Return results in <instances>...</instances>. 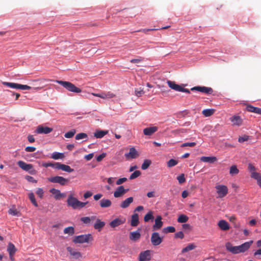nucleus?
I'll return each mask as SVG.
<instances>
[{
  "label": "nucleus",
  "instance_id": "dca6fc26",
  "mask_svg": "<svg viewBox=\"0 0 261 261\" xmlns=\"http://www.w3.org/2000/svg\"><path fill=\"white\" fill-rule=\"evenodd\" d=\"M128 189H125L122 186L118 187L114 192V196L115 198H119L123 196L125 193L128 192Z\"/></svg>",
  "mask_w": 261,
  "mask_h": 261
},
{
  "label": "nucleus",
  "instance_id": "a19ab883",
  "mask_svg": "<svg viewBox=\"0 0 261 261\" xmlns=\"http://www.w3.org/2000/svg\"><path fill=\"white\" fill-rule=\"evenodd\" d=\"M153 219L154 217L153 216V212L152 211H149L145 215L144 217V221L145 222H147L150 220H152Z\"/></svg>",
  "mask_w": 261,
  "mask_h": 261
},
{
  "label": "nucleus",
  "instance_id": "e2e57ef3",
  "mask_svg": "<svg viewBox=\"0 0 261 261\" xmlns=\"http://www.w3.org/2000/svg\"><path fill=\"white\" fill-rule=\"evenodd\" d=\"M175 238L182 239L184 238V234L182 231H178L175 234Z\"/></svg>",
  "mask_w": 261,
  "mask_h": 261
},
{
  "label": "nucleus",
  "instance_id": "69168bd1",
  "mask_svg": "<svg viewBox=\"0 0 261 261\" xmlns=\"http://www.w3.org/2000/svg\"><path fill=\"white\" fill-rule=\"evenodd\" d=\"M196 143L195 142H187V143H185L184 144H182L181 145V147H187V146H189V147H194L196 145Z\"/></svg>",
  "mask_w": 261,
  "mask_h": 261
},
{
  "label": "nucleus",
  "instance_id": "20e7f679",
  "mask_svg": "<svg viewBox=\"0 0 261 261\" xmlns=\"http://www.w3.org/2000/svg\"><path fill=\"white\" fill-rule=\"evenodd\" d=\"M18 166L23 170L27 171L32 175H35L37 171L33 168V165L31 164H27L22 161H19L17 162Z\"/></svg>",
  "mask_w": 261,
  "mask_h": 261
},
{
  "label": "nucleus",
  "instance_id": "5fc2aeb1",
  "mask_svg": "<svg viewBox=\"0 0 261 261\" xmlns=\"http://www.w3.org/2000/svg\"><path fill=\"white\" fill-rule=\"evenodd\" d=\"M37 195L40 198H42L43 197L44 191L42 188H39L36 190Z\"/></svg>",
  "mask_w": 261,
  "mask_h": 261
},
{
  "label": "nucleus",
  "instance_id": "2eb2a0df",
  "mask_svg": "<svg viewBox=\"0 0 261 261\" xmlns=\"http://www.w3.org/2000/svg\"><path fill=\"white\" fill-rule=\"evenodd\" d=\"M53 131V128L47 127V126H43V125H39L37 127L36 130V132L37 134H47L51 133Z\"/></svg>",
  "mask_w": 261,
  "mask_h": 261
},
{
  "label": "nucleus",
  "instance_id": "aec40b11",
  "mask_svg": "<svg viewBox=\"0 0 261 261\" xmlns=\"http://www.w3.org/2000/svg\"><path fill=\"white\" fill-rule=\"evenodd\" d=\"M139 156V154L137 151L134 147H132L129 149V151L128 153H126L125 154V156L127 159L132 158V159H136Z\"/></svg>",
  "mask_w": 261,
  "mask_h": 261
},
{
  "label": "nucleus",
  "instance_id": "423d86ee",
  "mask_svg": "<svg viewBox=\"0 0 261 261\" xmlns=\"http://www.w3.org/2000/svg\"><path fill=\"white\" fill-rule=\"evenodd\" d=\"M48 180L53 183H57L61 186H65L67 184L69 180L67 178H65L62 176H55L49 177L48 178Z\"/></svg>",
  "mask_w": 261,
  "mask_h": 261
},
{
  "label": "nucleus",
  "instance_id": "0eeeda50",
  "mask_svg": "<svg viewBox=\"0 0 261 261\" xmlns=\"http://www.w3.org/2000/svg\"><path fill=\"white\" fill-rule=\"evenodd\" d=\"M167 83L169 87L173 90L176 91L190 93V91L189 89L182 87L180 85L176 84L174 82L167 81Z\"/></svg>",
  "mask_w": 261,
  "mask_h": 261
},
{
  "label": "nucleus",
  "instance_id": "774afa93",
  "mask_svg": "<svg viewBox=\"0 0 261 261\" xmlns=\"http://www.w3.org/2000/svg\"><path fill=\"white\" fill-rule=\"evenodd\" d=\"M126 180H127V178L125 177L119 178L118 180H117L116 184L117 185H120L122 184V183H123L124 182L126 181Z\"/></svg>",
  "mask_w": 261,
  "mask_h": 261
},
{
  "label": "nucleus",
  "instance_id": "412c9836",
  "mask_svg": "<svg viewBox=\"0 0 261 261\" xmlns=\"http://www.w3.org/2000/svg\"><path fill=\"white\" fill-rule=\"evenodd\" d=\"M163 226V222L162 221V217L158 216L155 219V224L153 225L152 228L153 230L160 229Z\"/></svg>",
  "mask_w": 261,
  "mask_h": 261
},
{
  "label": "nucleus",
  "instance_id": "a18cd8bd",
  "mask_svg": "<svg viewBox=\"0 0 261 261\" xmlns=\"http://www.w3.org/2000/svg\"><path fill=\"white\" fill-rule=\"evenodd\" d=\"M151 164V161L149 160H145L142 164L141 168L142 170L147 169Z\"/></svg>",
  "mask_w": 261,
  "mask_h": 261
},
{
  "label": "nucleus",
  "instance_id": "6ab92c4d",
  "mask_svg": "<svg viewBox=\"0 0 261 261\" xmlns=\"http://www.w3.org/2000/svg\"><path fill=\"white\" fill-rule=\"evenodd\" d=\"M67 250L70 253V255L74 258L79 259L82 257L81 253L71 247H67Z\"/></svg>",
  "mask_w": 261,
  "mask_h": 261
},
{
  "label": "nucleus",
  "instance_id": "f257e3e1",
  "mask_svg": "<svg viewBox=\"0 0 261 261\" xmlns=\"http://www.w3.org/2000/svg\"><path fill=\"white\" fill-rule=\"evenodd\" d=\"M253 242V241H250L245 242L241 245L236 246H233L231 243L227 242L225 244V247L228 251L235 254H239L244 253L248 250Z\"/></svg>",
  "mask_w": 261,
  "mask_h": 261
},
{
  "label": "nucleus",
  "instance_id": "f03ea898",
  "mask_svg": "<svg viewBox=\"0 0 261 261\" xmlns=\"http://www.w3.org/2000/svg\"><path fill=\"white\" fill-rule=\"evenodd\" d=\"M88 203L87 202H82L74 197L72 194H70L67 199L68 206L71 207L74 210L81 209L84 207Z\"/></svg>",
  "mask_w": 261,
  "mask_h": 261
},
{
  "label": "nucleus",
  "instance_id": "8fccbe9b",
  "mask_svg": "<svg viewBox=\"0 0 261 261\" xmlns=\"http://www.w3.org/2000/svg\"><path fill=\"white\" fill-rule=\"evenodd\" d=\"M254 179H256L257 180V182L258 185L259 186V187L261 188V174H254Z\"/></svg>",
  "mask_w": 261,
  "mask_h": 261
},
{
  "label": "nucleus",
  "instance_id": "c756f323",
  "mask_svg": "<svg viewBox=\"0 0 261 261\" xmlns=\"http://www.w3.org/2000/svg\"><path fill=\"white\" fill-rule=\"evenodd\" d=\"M230 120L233 125L239 126L242 123V120L240 116H234L230 118Z\"/></svg>",
  "mask_w": 261,
  "mask_h": 261
},
{
  "label": "nucleus",
  "instance_id": "c9c22d12",
  "mask_svg": "<svg viewBox=\"0 0 261 261\" xmlns=\"http://www.w3.org/2000/svg\"><path fill=\"white\" fill-rule=\"evenodd\" d=\"M65 157L64 153L54 152L53 153L51 158L54 160H58L59 159H63Z\"/></svg>",
  "mask_w": 261,
  "mask_h": 261
},
{
  "label": "nucleus",
  "instance_id": "6e6d98bb",
  "mask_svg": "<svg viewBox=\"0 0 261 261\" xmlns=\"http://www.w3.org/2000/svg\"><path fill=\"white\" fill-rule=\"evenodd\" d=\"M42 166L45 168L51 167L55 169L56 163H43L42 164Z\"/></svg>",
  "mask_w": 261,
  "mask_h": 261
},
{
  "label": "nucleus",
  "instance_id": "680f3d73",
  "mask_svg": "<svg viewBox=\"0 0 261 261\" xmlns=\"http://www.w3.org/2000/svg\"><path fill=\"white\" fill-rule=\"evenodd\" d=\"M256 107H253L251 105H247L246 106L247 111L250 112L255 113V110H256Z\"/></svg>",
  "mask_w": 261,
  "mask_h": 261
},
{
  "label": "nucleus",
  "instance_id": "7c9ffc66",
  "mask_svg": "<svg viewBox=\"0 0 261 261\" xmlns=\"http://www.w3.org/2000/svg\"><path fill=\"white\" fill-rule=\"evenodd\" d=\"M3 84L13 89H20V84L14 83L3 82Z\"/></svg>",
  "mask_w": 261,
  "mask_h": 261
},
{
  "label": "nucleus",
  "instance_id": "39448f33",
  "mask_svg": "<svg viewBox=\"0 0 261 261\" xmlns=\"http://www.w3.org/2000/svg\"><path fill=\"white\" fill-rule=\"evenodd\" d=\"M92 240L93 238L91 234H82L75 236L73 238V242L74 243H88L89 241Z\"/></svg>",
  "mask_w": 261,
  "mask_h": 261
},
{
  "label": "nucleus",
  "instance_id": "7ed1b4c3",
  "mask_svg": "<svg viewBox=\"0 0 261 261\" xmlns=\"http://www.w3.org/2000/svg\"><path fill=\"white\" fill-rule=\"evenodd\" d=\"M55 82L62 86L67 90L70 92L79 93L82 90L80 88L76 87L73 84L70 82L56 80Z\"/></svg>",
  "mask_w": 261,
  "mask_h": 261
},
{
  "label": "nucleus",
  "instance_id": "e433bc0d",
  "mask_svg": "<svg viewBox=\"0 0 261 261\" xmlns=\"http://www.w3.org/2000/svg\"><path fill=\"white\" fill-rule=\"evenodd\" d=\"M215 112V110L214 109H205L202 111V114L205 117H210L213 115Z\"/></svg>",
  "mask_w": 261,
  "mask_h": 261
},
{
  "label": "nucleus",
  "instance_id": "4d7b16f0",
  "mask_svg": "<svg viewBox=\"0 0 261 261\" xmlns=\"http://www.w3.org/2000/svg\"><path fill=\"white\" fill-rule=\"evenodd\" d=\"M164 232H174L175 231V228L173 226H168L164 229Z\"/></svg>",
  "mask_w": 261,
  "mask_h": 261
},
{
  "label": "nucleus",
  "instance_id": "79ce46f5",
  "mask_svg": "<svg viewBox=\"0 0 261 261\" xmlns=\"http://www.w3.org/2000/svg\"><path fill=\"white\" fill-rule=\"evenodd\" d=\"M29 198L31 201L32 203L36 207H38V205L36 201L35 195L33 193L31 192L28 195Z\"/></svg>",
  "mask_w": 261,
  "mask_h": 261
},
{
  "label": "nucleus",
  "instance_id": "473e14b6",
  "mask_svg": "<svg viewBox=\"0 0 261 261\" xmlns=\"http://www.w3.org/2000/svg\"><path fill=\"white\" fill-rule=\"evenodd\" d=\"M96 218L95 216H92L91 217H82L81 219L82 222L86 224H88L90 223L91 220H94Z\"/></svg>",
  "mask_w": 261,
  "mask_h": 261
},
{
  "label": "nucleus",
  "instance_id": "cd10ccee",
  "mask_svg": "<svg viewBox=\"0 0 261 261\" xmlns=\"http://www.w3.org/2000/svg\"><path fill=\"white\" fill-rule=\"evenodd\" d=\"M139 224V215L137 213L134 214L131 217L130 225L132 226H137Z\"/></svg>",
  "mask_w": 261,
  "mask_h": 261
},
{
  "label": "nucleus",
  "instance_id": "4468645a",
  "mask_svg": "<svg viewBox=\"0 0 261 261\" xmlns=\"http://www.w3.org/2000/svg\"><path fill=\"white\" fill-rule=\"evenodd\" d=\"M151 259L150 250H146L141 252L139 256V261H149Z\"/></svg>",
  "mask_w": 261,
  "mask_h": 261
},
{
  "label": "nucleus",
  "instance_id": "37998d69",
  "mask_svg": "<svg viewBox=\"0 0 261 261\" xmlns=\"http://www.w3.org/2000/svg\"><path fill=\"white\" fill-rule=\"evenodd\" d=\"M8 213L12 216H20V213L19 211H18L15 207H12L10 208L8 211Z\"/></svg>",
  "mask_w": 261,
  "mask_h": 261
},
{
  "label": "nucleus",
  "instance_id": "f704fd0d",
  "mask_svg": "<svg viewBox=\"0 0 261 261\" xmlns=\"http://www.w3.org/2000/svg\"><path fill=\"white\" fill-rule=\"evenodd\" d=\"M108 133L107 131L98 130L94 133V136L96 138H101Z\"/></svg>",
  "mask_w": 261,
  "mask_h": 261
},
{
  "label": "nucleus",
  "instance_id": "f8f14e48",
  "mask_svg": "<svg viewBox=\"0 0 261 261\" xmlns=\"http://www.w3.org/2000/svg\"><path fill=\"white\" fill-rule=\"evenodd\" d=\"M55 169L58 170H62L64 171L69 173L72 172L74 171L73 169L71 168V167L69 166L61 164L59 162H56Z\"/></svg>",
  "mask_w": 261,
  "mask_h": 261
},
{
  "label": "nucleus",
  "instance_id": "2f4dec72",
  "mask_svg": "<svg viewBox=\"0 0 261 261\" xmlns=\"http://www.w3.org/2000/svg\"><path fill=\"white\" fill-rule=\"evenodd\" d=\"M196 246L194 243H191L188 245L187 246L181 250V253H185L189 251L194 249Z\"/></svg>",
  "mask_w": 261,
  "mask_h": 261
},
{
  "label": "nucleus",
  "instance_id": "5701e85b",
  "mask_svg": "<svg viewBox=\"0 0 261 261\" xmlns=\"http://www.w3.org/2000/svg\"><path fill=\"white\" fill-rule=\"evenodd\" d=\"M158 130L156 126L146 127L143 129V133L145 135L150 136Z\"/></svg>",
  "mask_w": 261,
  "mask_h": 261
},
{
  "label": "nucleus",
  "instance_id": "a878e982",
  "mask_svg": "<svg viewBox=\"0 0 261 261\" xmlns=\"http://www.w3.org/2000/svg\"><path fill=\"white\" fill-rule=\"evenodd\" d=\"M218 225L220 228L223 231L227 230L229 229L228 223L226 221L223 220H220L218 222Z\"/></svg>",
  "mask_w": 261,
  "mask_h": 261
},
{
  "label": "nucleus",
  "instance_id": "49530a36",
  "mask_svg": "<svg viewBox=\"0 0 261 261\" xmlns=\"http://www.w3.org/2000/svg\"><path fill=\"white\" fill-rule=\"evenodd\" d=\"M135 95L137 97H140L145 93V92L144 91L143 88H136L135 90Z\"/></svg>",
  "mask_w": 261,
  "mask_h": 261
},
{
  "label": "nucleus",
  "instance_id": "3c124183",
  "mask_svg": "<svg viewBox=\"0 0 261 261\" xmlns=\"http://www.w3.org/2000/svg\"><path fill=\"white\" fill-rule=\"evenodd\" d=\"M141 173L139 170H136L130 176V179H134L138 177H139L141 175Z\"/></svg>",
  "mask_w": 261,
  "mask_h": 261
},
{
  "label": "nucleus",
  "instance_id": "58836bf2",
  "mask_svg": "<svg viewBox=\"0 0 261 261\" xmlns=\"http://www.w3.org/2000/svg\"><path fill=\"white\" fill-rule=\"evenodd\" d=\"M64 233L65 234H68L69 236H72L74 233V228L72 226L66 227L64 229Z\"/></svg>",
  "mask_w": 261,
  "mask_h": 261
},
{
  "label": "nucleus",
  "instance_id": "9b49d317",
  "mask_svg": "<svg viewBox=\"0 0 261 261\" xmlns=\"http://www.w3.org/2000/svg\"><path fill=\"white\" fill-rule=\"evenodd\" d=\"M192 91H197L207 94H211L213 90L212 88L206 87L195 86L191 89Z\"/></svg>",
  "mask_w": 261,
  "mask_h": 261
},
{
  "label": "nucleus",
  "instance_id": "0e129e2a",
  "mask_svg": "<svg viewBox=\"0 0 261 261\" xmlns=\"http://www.w3.org/2000/svg\"><path fill=\"white\" fill-rule=\"evenodd\" d=\"M25 179L31 182L36 183L37 182V181L36 179H35L33 177L29 175H26L25 176Z\"/></svg>",
  "mask_w": 261,
  "mask_h": 261
},
{
  "label": "nucleus",
  "instance_id": "338daca9",
  "mask_svg": "<svg viewBox=\"0 0 261 261\" xmlns=\"http://www.w3.org/2000/svg\"><path fill=\"white\" fill-rule=\"evenodd\" d=\"M106 153H102V154H100L99 155L97 156L96 157V160L97 162H100L102 161V160L106 157Z\"/></svg>",
  "mask_w": 261,
  "mask_h": 261
},
{
  "label": "nucleus",
  "instance_id": "c03bdc74",
  "mask_svg": "<svg viewBox=\"0 0 261 261\" xmlns=\"http://www.w3.org/2000/svg\"><path fill=\"white\" fill-rule=\"evenodd\" d=\"M239 172V169L237 168L236 165H232L230 168L229 173L231 175H234L238 174Z\"/></svg>",
  "mask_w": 261,
  "mask_h": 261
},
{
  "label": "nucleus",
  "instance_id": "c85d7f7f",
  "mask_svg": "<svg viewBox=\"0 0 261 261\" xmlns=\"http://www.w3.org/2000/svg\"><path fill=\"white\" fill-rule=\"evenodd\" d=\"M217 159L215 156H202L200 158V161L203 162L212 163L216 162Z\"/></svg>",
  "mask_w": 261,
  "mask_h": 261
},
{
  "label": "nucleus",
  "instance_id": "ddd939ff",
  "mask_svg": "<svg viewBox=\"0 0 261 261\" xmlns=\"http://www.w3.org/2000/svg\"><path fill=\"white\" fill-rule=\"evenodd\" d=\"M47 81H48V80H46V79H43V80L39 81L40 82V85L37 87H33V88H32V87L29 86L28 85L20 84V89L30 90L31 89H33L34 90H40L43 87V85L41 86V85H42V84H43L44 82Z\"/></svg>",
  "mask_w": 261,
  "mask_h": 261
},
{
  "label": "nucleus",
  "instance_id": "864d4df0",
  "mask_svg": "<svg viewBox=\"0 0 261 261\" xmlns=\"http://www.w3.org/2000/svg\"><path fill=\"white\" fill-rule=\"evenodd\" d=\"M177 179L180 184L184 183L186 181L184 174H181L180 175L177 176Z\"/></svg>",
  "mask_w": 261,
  "mask_h": 261
},
{
  "label": "nucleus",
  "instance_id": "ea45409f",
  "mask_svg": "<svg viewBox=\"0 0 261 261\" xmlns=\"http://www.w3.org/2000/svg\"><path fill=\"white\" fill-rule=\"evenodd\" d=\"M248 169L249 171L251 173V177L252 178H254V176H253V175H254V174H259V173H257L255 171L256 168L252 164H248Z\"/></svg>",
  "mask_w": 261,
  "mask_h": 261
},
{
  "label": "nucleus",
  "instance_id": "09e8293b",
  "mask_svg": "<svg viewBox=\"0 0 261 261\" xmlns=\"http://www.w3.org/2000/svg\"><path fill=\"white\" fill-rule=\"evenodd\" d=\"M76 131L75 129H72L71 130L67 132L65 134L64 136L66 138H71L75 135Z\"/></svg>",
  "mask_w": 261,
  "mask_h": 261
},
{
  "label": "nucleus",
  "instance_id": "1a4fd4ad",
  "mask_svg": "<svg viewBox=\"0 0 261 261\" xmlns=\"http://www.w3.org/2000/svg\"><path fill=\"white\" fill-rule=\"evenodd\" d=\"M150 241L153 246H158L163 242V238L160 236L158 232H154L151 234Z\"/></svg>",
  "mask_w": 261,
  "mask_h": 261
},
{
  "label": "nucleus",
  "instance_id": "72a5a7b5",
  "mask_svg": "<svg viewBox=\"0 0 261 261\" xmlns=\"http://www.w3.org/2000/svg\"><path fill=\"white\" fill-rule=\"evenodd\" d=\"M16 250L17 249L13 244H12V243H9L8 244L7 247V251L8 252L9 254H15V252H16Z\"/></svg>",
  "mask_w": 261,
  "mask_h": 261
},
{
  "label": "nucleus",
  "instance_id": "052dcab7",
  "mask_svg": "<svg viewBox=\"0 0 261 261\" xmlns=\"http://www.w3.org/2000/svg\"><path fill=\"white\" fill-rule=\"evenodd\" d=\"M143 59V58L140 57L138 59H133L130 60V62L132 63H139L142 62Z\"/></svg>",
  "mask_w": 261,
  "mask_h": 261
},
{
  "label": "nucleus",
  "instance_id": "393cba45",
  "mask_svg": "<svg viewBox=\"0 0 261 261\" xmlns=\"http://www.w3.org/2000/svg\"><path fill=\"white\" fill-rule=\"evenodd\" d=\"M112 205V202L108 199L103 198L99 201V205L101 208H107L110 207Z\"/></svg>",
  "mask_w": 261,
  "mask_h": 261
},
{
  "label": "nucleus",
  "instance_id": "bf43d9fd",
  "mask_svg": "<svg viewBox=\"0 0 261 261\" xmlns=\"http://www.w3.org/2000/svg\"><path fill=\"white\" fill-rule=\"evenodd\" d=\"M253 255L257 259H261V248L255 251Z\"/></svg>",
  "mask_w": 261,
  "mask_h": 261
},
{
  "label": "nucleus",
  "instance_id": "a211bd4d",
  "mask_svg": "<svg viewBox=\"0 0 261 261\" xmlns=\"http://www.w3.org/2000/svg\"><path fill=\"white\" fill-rule=\"evenodd\" d=\"M141 229L138 228L135 231H132L129 233V239L133 241L136 242L139 240L141 237Z\"/></svg>",
  "mask_w": 261,
  "mask_h": 261
},
{
  "label": "nucleus",
  "instance_id": "9d476101",
  "mask_svg": "<svg viewBox=\"0 0 261 261\" xmlns=\"http://www.w3.org/2000/svg\"><path fill=\"white\" fill-rule=\"evenodd\" d=\"M92 94L95 96L100 97L103 99H108L115 97L116 95L113 93L108 92H102L101 93H92Z\"/></svg>",
  "mask_w": 261,
  "mask_h": 261
},
{
  "label": "nucleus",
  "instance_id": "b1692460",
  "mask_svg": "<svg viewBox=\"0 0 261 261\" xmlns=\"http://www.w3.org/2000/svg\"><path fill=\"white\" fill-rule=\"evenodd\" d=\"M125 222V220H122L119 218H116L110 223V225L113 228L117 227Z\"/></svg>",
  "mask_w": 261,
  "mask_h": 261
},
{
  "label": "nucleus",
  "instance_id": "603ef678",
  "mask_svg": "<svg viewBox=\"0 0 261 261\" xmlns=\"http://www.w3.org/2000/svg\"><path fill=\"white\" fill-rule=\"evenodd\" d=\"M178 162L174 159H170L167 163V166L168 167H172L176 165Z\"/></svg>",
  "mask_w": 261,
  "mask_h": 261
},
{
  "label": "nucleus",
  "instance_id": "6e6552de",
  "mask_svg": "<svg viewBox=\"0 0 261 261\" xmlns=\"http://www.w3.org/2000/svg\"><path fill=\"white\" fill-rule=\"evenodd\" d=\"M217 193L218 194V197L223 198L228 193V188L224 185H217L215 187Z\"/></svg>",
  "mask_w": 261,
  "mask_h": 261
},
{
  "label": "nucleus",
  "instance_id": "4c0bfd02",
  "mask_svg": "<svg viewBox=\"0 0 261 261\" xmlns=\"http://www.w3.org/2000/svg\"><path fill=\"white\" fill-rule=\"evenodd\" d=\"M189 220V218L187 216L181 214L179 216L177 219V222L178 223H182L187 222Z\"/></svg>",
  "mask_w": 261,
  "mask_h": 261
},
{
  "label": "nucleus",
  "instance_id": "4be33fe9",
  "mask_svg": "<svg viewBox=\"0 0 261 261\" xmlns=\"http://www.w3.org/2000/svg\"><path fill=\"white\" fill-rule=\"evenodd\" d=\"M134 198L133 197H129L124 200L122 201L120 204V206L122 208H127L129 205L133 202Z\"/></svg>",
  "mask_w": 261,
  "mask_h": 261
},
{
  "label": "nucleus",
  "instance_id": "f3484780",
  "mask_svg": "<svg viewBox=\"0 0 261 261\" xmlns=\"http://www.w3.org/2000/svg\"><path fill=\"white\" fill-rule=\"evenodd\" d=\"M50 193L55 195L54 198L56 200H59L64 197H65L66 195L65 193H62L60 192L59 190L52 188L49 190Z\"/></svg>",
  "mask_w": 261,
  "mask_h": 261
},
{
  "label": "nucleus",
  "instance_id": "de8ad7c7",
  "mask_svg": "<svg viewBox=\"0 0 261 261\" xmlns=\"http://www.w3.org/2000/svg\"><path fill=\"white\" fill-rule=\"evenodd\" d=\"M87 138H88L87 135L86 133H84L77 134L75 136V139L77 140H81V139H86Z\"/></svg>",
  "mask_w": 261,
  "mask_h": 261
},
{
  "label": "nucleus",
  "instance_id": "bb28decb",
  "mask_svg": "<svg viewBox=\"0 0 261 261\" xmlns=\"http://www.w3.org/2000/svg\"><path fill=\"white\" fill-rule=\"evenodd\" d=\"M105 222L103 221H101L100 219H97L94 225V228L98 230V231H100L101 229L105 226Z\"/></svg>",
  "mask_w": 261,
  "mask_h": 261
},
{
  "label": "nucleus",
  "instance_id": "13d9d810",
  "mask_svg": "<svg viewBox=\"0 0 261 261\" xmlns=\"http://www.w3.org/2000/svg\"><path fill=\"white\" fill-rule=\"evenodd\" d=\"M249 136L247 135H244L243 136L240 137L238 139V141L240 143H243L245 141H247L249 139Z\"/></svg>",
  "mask_w": 261,
  "mask_h": 261
}]
</instances>
